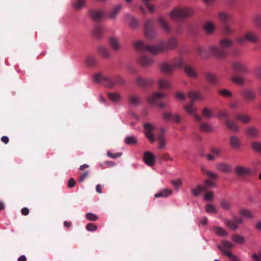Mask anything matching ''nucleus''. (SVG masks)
<instances>
[{
  "mask_svg": "<svg viewBox=\"0 0 261 261\" xmlns=\"http://www.w3.org/2000/svg\"><path fill=\"white\" fill-rule=\"evenodd\" d=\"M178 45V40L176 37H170L165 42L160 40L156 45H148L142 40H138L134 43V47L139 51H147L153 55H157L169 50H173Z\"/></svg>",
  "mask_w": 261,
  "mask_h": 261,
  "instance_id": "obj_1",
  "label": "nucleus"
},
{
  "mask_svg": "<svg viewBox=\"0 0 261 261\" xmlns=\"http://www.w3.org/2000/svg\"><path fill=\"white\" fill-rule=\"evenodd\" d=\"M93 81L96 83H101L105 86L113 88L116 86L123 85L125 81L120 75L104 76L101 73H96L93 76Z\"/></svg>",
  "mask_w": 261,
  "mask_h": 261,
  "instance_id": "obj_2",
  "label": "nucleus"
},
{
  "mask_svg": "<svg viewBox=\"0 0 261 261\" xmlns=\"http://www.w3.org/2000/svg\"><path fill=\"white\" fill-rule=\"evenodd\" d=\"M233 44V41L230 39L224 38L219 41L218 45H213L209 47L211 54L219 59L225 58L227 54V49Z\"/></svg>",
  "mask_w": 261,
  "mask_h": 261,
  "instance_id": "obj_3",
  "label": "nucleus"
},
{
  "mask_svg": "<svg viewBox=\"0 0 261 261\" xmlns=\"http://www.w3.org/2000/svg\"><path fill=\"white\" fill-rule=\"evenodd\" d=\"M193 13L192 8L175 7L169 12V15L171 19L179 21L191 16Z\"/></svg>",
  "mask_w": 261,
  "mask_h": 261,
  "instance_id": "obj_4",
  "label": "nucleus"
},
{
  "mask_svg": "<svg viewBox=\"0 0 261 261\" xmlns=\"http://www.w3.org/2000/svg\"><path fill=\"white\" fill-rule=\"evenodd\" d=\"M188 96L192 99V100L190 103L184 106V109L188 113L193 115L196 120L198 121H201V117L198 116L195 114L196 109L194 107L193 104L195 100L203 98L202 94L199 92L191 91L188 92Z\"/></svg>",
  "mask_w": 261,
  "mask_h": 261,
  "instance_id": "obj_5",
  "label": "nucleus"
},
{
  "mask_svg": "<svg viewBox=\"0 0 261 261\" xmlns=\"http://www.w3.org/2000/svg\"><path fill=\"white\" fill-rule=\"evenodd\" d=\"M145 35L149 39H152L156 36L154 28V22L152 20H147L145 23Z\"/></svg>",
  "mask_w": 261,
  "mask_h": 261,
  "instance_id": "obj_6",
  "label": "nucleus"
},
{
  "mask_svg": "<svg viewBox=\"0 0 261 261\" xmlns=\"http://www.w3.org/2000/svg\"><path fill=\"white\" fill-rule=\"evenodd\" d=\"M165 96L163 93L160 92H155L152 95L148 97V102L152 105L158 106L160 108H163L165 107L163 103H158V101L162 99Z\"/></svg>",
  "mask_w": 261,
  "mask_h": 261,
  "instance_id": "obj_7",
  "label": "nucleus"
},
{
  "mask_svg": "<svg viewBox=\"0 0 261 261\" xmlns=\"http://www.w3.org/2000/svg\"><path fill=\"white\" fill-rule=\"evenodd\" d=\"M144 127L146 137L151 143H153L155 140V137L153 134V131L155 128L154 126L150 123H145Z\"/></svg>",
  "mask_w": 261,
  "mask_h": 261,
  "instance_id": "obj_8",
  "label": "nucleus"
},
{
  "mask_svg": "<svg viewBox=\"0 0 261 261\" xmlns=\"http://www.w3.org/2000/svg\"><path fill=\"white\" fill-rule=\"evenodd\" d=\"M245 40H247L252 43H255L257 41V38L255 34L252 32H247L243 37H239L237 39V41L240 44H242Z\"/></svg>",
  "mask_w": 261,
  "mask_h": 261,
  "instance_id": "obj_9",
  "label": "nucleus"
},
{
  "mask_svg": "<svg viewBox=\"0 0 261 261\" xmlns=\"http://www.w3.org/2000/svg\"><path fill=\"white\" fill-rule=\"evenodd\" d=\"M243 223V219L241 218L234 217L233 220L226 219L225 223L230 229L236 230L238 225Z\"/></svg>",
  "mask_w": 261,
  "mask_h": 261,
  "instance_id": "obj_10",
  "label": "nucleus"
},
{
  "mask_svg": "<svg viewBox=\"0 0 261 261\" xmlns=\"http://www.w3.org/2000/svg\"><path fill=\"white\" fill-rule=\"evenodd\" d=\"M89 15L92 20L99 22L104 15V11L102 10H90L89 11Z\"/></svg>",
  "mask_w": 261,
  "mask_h": 261,
  "instance_id": "obj_11",
  "label": "nucleus"
},
{
  "mask_svg": "<svg viewBox=\"0 0 261 261\" xmlns=\"http://www.w3.org/2000/svg\"><path fill=\"white\" fill-rule=\"evenodd\" d=\"M231 66L234 71L241 73H247L248 72V70L246 66L240 62H233L232 63Z\"/></svg>",
  "mask_w": 261,
  "mask_h": 261,
  "instance_id": "obj_12",
  "label": "nucleus"
},
{
  "mask_svg": "<svg viewBox=\"0 0 261 261\" xmlns=\"http://www.w3.org/2000/svg\"><path fill=\"white\" fill-rule=\"evenodd\" d=\"M138 62L142 66L148 67L151 66L153 64L154 60L151 57L143 55L139 58Z\"/></svg>",
  "mask_w": 261,
  "mask_h": 261,
  "instance_id": "obj_13",
  "label": "nucleus"
},
{
  "mask_svg": "<svg viewBox=\"0 0 261 261\" xmlns=\"http://www.w3.org/2000/svg\"><path fill=\"white\" fill-rule=\"evenodd\" d=\"M163 118L166 121H173L177 123L181 121V117L177 114H173L171 112H165L163 114Z\"/></svg>",
  "mask_w": 261,
  "mask_h": 261,
  "instance_id": "obj_14",
  "label": "nucleus"
},
{
  "mask_svg": "<svg viewBox=\"0 0 261 261\" xmlns=\"http://www.w3.org/2000/svg\"><path fill=\"white\" fill-rule=\"evenodd\" d=\"M158 22L162 29L166 33H171V28L169 23L163 17H159L157 19Z\"/></svg>",
  "mask_w": 261,
  "mask_h": 261,
  "instance_id": "obj_15",
  "label": "nucleus"
},
{
  "mask_svg": "<svg viewBox=\"0 0 261 261\" xmlns=\"http://www.w3.org/2000/svg\"><path fill=\"white\" fill-rule=\"evenodd\" d=\"M143 161L148 166H153L155 163V158L152 152L146 151L144 153Z\"/></svg>",
  "mask_w": 261,
  "mask_h": 261,
  "instance_id": "obj_16",
  "label": "nucleus"
},
{
  "mask_svg": "<svg viewBox=\"0 0 261 261\" xmlns=\"http://www.w3.org/2000/svg\"><path fill=\"white\" fill-rule=\"evenodd\" d=\"M184 69L186 74L188 77L192 79H195L197 77L198 72L192 65L186 64L184 66Z\"/></svg>",
  "mask_w": 261,
  "mask_h": 261,
  "instance_id": "obj_17",
  "label": "nucleus"
},
{
  "mask_svg": "<svg viewBox=\"0 0 261 261\" xmlns=\"http://www.w3.org/2000/svg\"><path fill=\"white\" fill-rule=\"evenodd\" d=\"M160 68L162 72L168 75L171 74L174 69L172 63L169 64L167 62L161 63L160 66Z\"/></svg>",
  "mask_w": 261,
  "mask_h": 261,
  "instance_id": "obj_18",
  "label": "nucleus"
},
{
  "mask_svg": "<svg viewBox=\"0 0 261 261\" xmlns=\"http://www.w3.org/2000/svg\"><path fill=\"white\" fill-rule=\"evenodd\" d=\"M109 42L111 47L115 51H117L120 49L121 45L118 38L111 37L109 39Z\"/></svg>",
  "mask_w": 261,
  "mask_h": 261,
  "instance_id": "obj_19",
  "label": "nucleus"
},
{
  "mask_svg": "<svg viewBox=\"0 0 261 261\" xmlns=\"http://www.w3.org/2000/svg\"><path fill=\"white\" fill-rule=\"evenodd\" d=\"M221 153V149L219 148L212 147L211 149V153L207 154L206 158L209 161H214L215 158L220 156Z\"/></svg>",
  "mask_w": 261,
  "mask_h": 261,
  "instance_id": "obj_20",
  "label": "nucleus"
},
{
  "mask_svg": "<svg viewBox=\"0 0 261 261\" xmlns=\"http://www.w3.org/2000/svg\"><path fill=\"white\" fill-rule=\"evenodd\" d=\"M216 168L218 170L223 172L225 173H230L232 172V169L231 166L225 163H219Z\"/></svg>",
  "mask_w": 261,
  "mask_h": 261,
  "instance_id": "obj_21",
  "label": "nucleus"
},
{
  "mask_svg": "<svg viewBox=\"0 0 261 261\" xmlns=\"http://www.w3.org/2000/svg\"><path fill=\"white\" fill-rule=\"evenodd\" d=\"M136 83L139 87L144 88L151 85L152 81L141 76H137L136 79Z\"/></svg>",
  "mask_w": 261,
  "mask_h": 261,
  "instance_id": "obj_22",
  "label": "nucleus"
},
{
  "mask_svg": "<svg viewBox=\"0 0 261 261\" xmlns=\"http://www.w3.org/2000/svg\"><path fill=\"white\" fill-rule=\"evenodd\" d=\"M171 63L174 69L184 68V66L186 65L184 59L180 57L175 58L172 61Z\"/></svg>",
  "mask_w": 261,
  "mask_h": 261,
  "instance_id": "obj_23",
  "label": "nucleus"
},
{
  "mask_svg": "<svg viewBox=\"0 0 261 261\" xmlns=\"http://www.w3.org/2000/svg\"><path fill=\"white\" fill-rule=\"evenodd\" d=\"M245 134L249 137L255 138L258 136L259 130L254 126H249L246 128Z\"/></svg>",
  "mask_w": 261,
  "mask_h": 261,
  "instance_id": "obj_24",
  "label": "nucleus"
},
{
  "mask_svg": "<svg viewBox=\"0 0 261 261\" xmlns=\"http://www.w3.org/2000/svg\"><path fill=\"white\" fill-rule=\"evenodd\" d=\"M234 171L235 173L240 176L247 175L250 173L249 169L241 166H237Z\"/></svg>",
  "mask_w": 261,
  "mask_h": 261,
  "instance_id": "obj_25",
  "label": "nucleus"
},
{
  "mask_svg": "<svg viewBox=\"0 0 261 261\" xmlns=\"http://www.w3.org/2000/svg\"><path fill=\"white\" fill-rule=\"evenodd\" d=\"M128 102L131 106H137L141 103V98L137 95L132 94L128 97Z\"/></svg>",
  "mask_w": 261,
  "mask_h": 261,
  "instance_id": "obj_26",
  "label": "nucleus"
},
{
  "mask_svg": "<svg viewBox=\"0 0 261 261\" xmlns=\"http://www.w3.org/2000/svg\"><path fill=\"white\" fill-rule=\"evenodd\" d=\"M219 20L224 24H226L230 19V15L224 11L219 12L217 14Z\"/></svg>",
  "mask_w": 261,
  "mask_h": 261,
  "instance_id": "obj_27",
  "label": "nucleus"
},
{
  "mask_svg": "<svg viewBox=\"0 0 261 261\" xmlns=\"http://www.w3.org/2000/svg\"><path fill=\"white\" fill-rule=\"evenodd\" d=\"M227 127L233 132H239L240 128L234 121L232 120L226 119L225 121Z\"/></svg>",
  "mask_w": 261,
  "mask_h": 261,
  "instance_id": "obj_28",
  "label": "nucleus"
},
{
  "mask_svg": "<svg viewBox=\"0 0 261 261\" xmlns=\"http://www.w3.org/2000/svg\"><path fill=\"white\" fill-rule=\"evenodd\" d=\"M242 95L244 98L248 101H253L256 98V94L252 90H245L242 92Z\"/></svg>",
  "mask_w": 261,
  "mask_h": 261,
  "instance_id": "obj_29",
  "label": "nucleus"
},
{
  "mask_svg": "<svg viewBox=\"0 0 261 261\" xmlns=\"http://www.w3.org/2000/svg\"><path fill=\"white\" fill-rule=\"evenodd\" d=\"M172 190L169 189H164L161 190L158 193L154 195L155 198H166L172 194Z\"/></svg>",
  "mask_w": 261,
  "mask_h": 261,
  "instance_id": "obj_30",
  "label": "nucleus"
},
{
  "mask_svg": "<svg viewBox=\"0 0 261 261\" xmlns=\"http://www.w3.org/2000/svg\"><path fill=\"white\" fill-rule=\"evenodd\" d=\"M230 145L231 147L234 149H238L241 146L240 139L235 136H232L230 137Z\"/></svg>",
  "mask_w": 261,
  "mask_h": 261,
  "instance_id": "obj_31",
  "label": "nucleus"
},
{
  "mask_svg": "<svg viewBox=\"0 0 261 261\" xmlns=\"http://www.w3.org/2000/svg\"><path fill=\"white\" fill-rule=\"evenodd\" d=\"M236 118L240 122L247 124L251 120V117L245 114L240 113L236 115Z\"/></svg>",
  "mask_w": 261,
  "mask_h": 261,
  "instance_id": "obj_32",
  "label": "nucleus"
},
{
  "mask_svg": "<svg viewBox=\"0 0 261 261\" xmlns=\"http://www.w3.org/2000/svg\"><path fill=\"white\" fill-rule=\"evenodd\" d=\"M121 9L122 5L120 4L115 6L109 13V17L111 18H114L119 13Z\"/></svg>",
  "mask_w": 261,
  "mask_h": 261,
  "instance_id": "obj_33",
  "label": "nucleus"
},
{
  "mask_svg": "<svg viewBox=\"0 0 261 261\" xmlns=\"http://www.w3.org/2000/svg\"><path fill=\"white\" fill-rule=\"evenodd\" d=\"M217 247L225 255L229 257V259L231 261H239L237 257L232 254L231 252L228 250L223 249L221 245H218Z\"/></svg>",
  "mask_w": 261,
  "mask_h": 261,
  "instance_id": "obj_34",
  "label": "nucleus"
},
{
  "mask_svg": "<svg viewBox=\"0 0 261 261\" xmlns=\"http://www.w3.org/2000/svg\"><path fill=\"white\" fill-rule=\"evenodd\" d=\"M97 51L98 53L105 58H108L111 56L110 51L104 46H99L97 48Z\"/></svg>",
  "mask_w": 261,
  "mask_h": 261,
  "instance_id": "obj_35",
  "label": "nucleus"
},
{
  "mask_svg": "<svg viewBox=\"0 0 261 261\" xmlns=\"http://www.w3.org/2000/svg\"><path fill=\"white\" fill-rule=\"evenodd\" d=\"M158 141V148L160 149H163L166 145V140L162 134L156 135Z\"/></svg>",
  "mask_w": 261,
  "mask_h": 261,
  "instance_id": "obj_36",
  "label": "nucleus"
},
{
  "mask_svg": "<svg viewBox=\"0 0 261 261\" xmlns=\"http://www.w3.org/2000/svg\"><path fill=\"white\" fill-rule=\"evenodd\" d=\"M206 191V186L198 185L196 188L192 190V193L195 196H198L202 192Z\"/></svg>",
  "mask_w": 261,
  "mask_h": 261,
  "instance_id": "obj_37",
  "label": "nucleus"
},
{
  "mask_svg": "<svg viewBox=\"0 0 261 261\" xmlns=\"http://www.w3.org/2000/svg\"><path fill=\"white\" fill-rule=\"evenodd\" d=\"M108 96L113 102L115 103L118 102L121 98V96L119 93H108Z\"/></svg>",
  "mask_w": 261,
  "mask_h": 261,
  "instance_id": "obj_38",
  "label": "nucleus"
},
{
  "mask_svg": "<svg viewBox=\"0 0 261 261\" xmlns=\"http://www.w3.org/2000/svg\"><path fill=\"white\" fill-rule=\"evenodd\" d=\"M204 29L207 34H211L215 31V26L213 22L208 21L204 24Z\"/></svg>",
  "mask_w": 261,
  "mask_h": 261,
  "instance_id": "obj_39",
  "label": "nucleus"
},
{
  "mask_svg": "<svg viewBox=\"0 0 261 261\" xmlns=\"http://www.w3.org/2000/svg\"><path fill=\"white\" fill-rule=\"evenodd\" d=\"M86 63L88 66L93 67L96 64V58L93 55H89L86 58Z\"/></svg>",
  "mask_w": 261,
  "mask_h": 261,
  "instance_id": "obj_40",
  "label": "nucleus"
},
{
  "mask_svg": "<svg viewBox=\"0 0 261 261\" xmlns=\"http://www.w3.org/2000/svg\"><path fill=\"white\" fill-rule=\"evenodd\" d=\"M199 129L202 132L209 133L213 131V127L208 123H201Z\"/></svg>",
  "mask_w": 261,
  "mask_h": 261,
  "instance_id": "obj_41",
  "label": "nucleus"
},
{
  "mask_svg": "<svg viewBox=\"0 0 261 261\" xmlns=\"http://www.w3.org/2000/svg\"><path fill=\"white\" fill-rule=\"evenodd\" d=\"M205 77L206 80L210 83L216 84L217 82V77L213 73L210 72L206 73Z\"/></svg>",
  "mask_w": 261,
  "mask_h": 261,
  "instance_id": "obj_42",
  "label": "nucleus"
},
{
  "mask_svg": "<svg viewBox=\"0 0 261 261\" xmlns=\"http://www.w3.org/2000/svg\"><path fill=\"white\" fill-rule=\"evenodd\" d=\"M213 229L215 233L218 236L221 237H226L228 234L226 230L222 227L214 226Z\"/></svg>",
  "mask_w": 261,
  "mask_h": 261,
  "instance_id": "obj_43",
  "label": "nucleus"
},
{
  "mask_svg": "<svg viewBox=\"0 0 261 261\" xmlns=\"http://www.w3.org/2000/svg\"><path fill=\"white\" fill-rule=\"evenodd\" d=\"M72 6L76 9H81L86 6L85 0H75Z\"/></svg>",
  "mask_w": 261,
  "mask_h": 261,
  "instance_id": "obj_44",
  "label": "nucleus"
},
{
  "mask_svg": "<svg viewBox=\"0 0 261 261\" xmlns=\"http://www.w3.org/2000/svg\"><path fill=\"white\" fill-rule=\"evenodd\" d=\"M231 80L232 82L238 85H243L244 84V79L239 75H233L231 77Z\"/></svg>",
  "mask_w": 261,
  "mask_h": 261,
  "instance_id": "obj_45",
  "label": "nucleus"
},
{
  "mask_svg": "<svg viewBox=\"0 0 261 261\" xmlns=\"http://www.w3.org/2000/svg\"><path fill=\"white\" fill-rule=\"evenodd\" d=\"M103 31V30L102 27L101 26L98 25L94 29L93 33L95 37L99 38L102 36Z\"/></svg>",
  "mask_w": 261,
  "mask_h": 261,
  "instance_id": "obj_46",
  "label": "nucleus"
},
{
  "mask_svg": "<svg viewBox=\"0 0 261 261\" xmlns=\"http://www.w3.org/2000/svg\"><path fill=\"white\" fill-rule=\"evenodd\" d=\"M158 85L160 89H166L170 87L168 82L162 79L158 81Z\"/></svg>",
  "mask_w": 261,
  "mask_h": 261,
  "instance_id": "obj_47",
  "label": "nucleus"
},
{
  "mask_svg": "<svg viewBox=\"0 0 261 261\" xmlns=\"http://www.w3.org/2000/svg\"><path fill=\"white\" fill-rule=\"evenodd\" d=\"M220 204L222 208L226 210H228L231 207V203L227 199H221L220 202Z\"/></svg>",
  "mask_w": 261,
  "mask_h": 261,
  "instance_id": "obj_48",
  "label": "nucleus"
},
{
  "mask_svg": "<svg viewBox=\"0 0 261 261\" xmlns=\"http://www.w3.org/2000/svg\"><path fill=\"white\" fill-rule=\"evenodd\" d=\"M218 93L224 97H231L232 96L231 92L225 89L218 90Z\"/></svg>",
  "mask_w": 261,
  "mask_h": 261,
  "instance_id": "obj_49",
  "label": "nucleus"
},
{
  "mask_svg": "<svg viewBox=\"0 0 261 261\" xmlns=\"http://www.w3.org/2000/svg\"><path fill=\"white\" fill-rule=\"evenodd\" d=\"M125 143L128 145H134L137 143V140L134 136H127L125 139Z\"/></svg>",
  "mask_w": 261,
  "mask_h": 261,
  "instance_id": "obj_50",
  "label": "nucleus"
},
{
  "mask_svg": "<svg viewBox=\"0 0 261 261\" xmlns=\"http://www.w3.org/2000/svg\"><path fill=\"white\" fill-rule=\"evenodd\" d=\"M232 239L233 242L238 244H241L244 242V238L238 234H233L232 236Z\"/></svg>",
  "mask_w": 261,
  "mask_h": 261,
  "instance_id": "obj_51",
  "label": "nucleus"
},
{
  "mask_svg": "<svg viewBox=\"0 0 261 261\" xmlns=\"http://www.w3.org/2000/svg\"><path fill=\"white\" fill-rule=\"evenodd\" d=\"M252 149L256 152H261V143L257 142H252L251 143Z\"/></svg>",
  "mask_w": 261,
  "mask_h": 261,
  "instance_id": "obj_52",
  "label": "nucleus"
},
{
  "mask_svg": "<svg viewBox=\"0 0 261 261\" xmlns=\"http://www.w3.org/2000/svg\"><path fill=\"white\" fill-rule=\"evenodd\" d=\"M205 211L209 213H217V210L215 206L212 204H207L205 206Z\"/></svg>",
  "mask_w": 261,
  "mask_h": 261,
  "instance_id": "obj_53",
  "label": "nucleus"
},
{
  "mask_svg": "<svg viewBox=\"0 0 261 261\" xmlns=\"http://www.w3.org/2000/svg\"><path fill=\"white\" fill-rule=\"evenodd\" d=\"M202 171L204 173L206 174L208 177H210L211 178L216 179L218 177V175L216 173L208 171L203 168H202Z\"/></svg>",
  "mask_w": 261,
  "mask_h": 261,
  "instance_id": "obj_54",
  "label": "nucleus"
},
{
  "mask_svg": "<svg viewBox=\"0 0 261 261\" xmlns=\"http://www.w3.org/2000/svg\"><path fill=\"white\" fill-rule=\"evenodd\" d=\"M129 24L130 27L134 29L137 28L139 24L138 21L133 16H129Z\"/></svg>",
  "mask_w": 261,
  "mask_h": 261,
  "instance_id": "obj_55",
  "label": "nucleus"
},
{
  "mask_svg": "<svg viewBox=\"0 0 261 261\" xmlns=\"http://www.w3.org/2000/svg\"><path fill=\"white\" fill-rule=\"evenodd\" d=\"M202 113L203 116L207 118H211L213 117V113L212 110L207 108H204L202 110Z\"/></svg>",
  "mask_w": 261,
  "mask_h": 261,
  "instance_id": "obj_56",
  "label": "nucleus"
},
{
  "mask_svg": "<svg viewBox=\"0 0 261 261\" xmlns=\"http://www.w3.org/2000/svg\"><path fill=\"white\" fill-rule=\"evenodd\" d=\"M240 214L245 218H250L253 217V215L251 212L248 210L242 209L240 210Z\"/></svg>",
  "mask_w": 261,
  "mask_h": 261,
  "instance_id": "obj_57",
  "label": "nucleus"
},
{
  "mask_svg": "<svg viewBox=\"0 0 261 261\" xmlns=\"http://www.w3.org/2000/svg\"><path fill=\"white\" fill-rule=\"evenodd\" d=\"M223 33L226 35L232 34L234 33L233 30L229 25L225 24L223 28Z\"/></svg>",
  "mask_w": 261,
  "mask_h": 261,
  "instance_id": "obj_58",
  "label": "nucleus"
},
{
  "mask_svg": "<svg viewBox=\"0 0 261 261\" xmlns=\"http://www.w3.org/2000/svg\"><path fill=\"white\" fill-rule=\"evenodd\" d=\"M222 246H221L223 249L228 250V249H231L233 247V245L227 241H223L222 242Z\"/></svg>",
  "mask_w": 261,
  "mask_h": 261,
  "instance_id": "obj_59",
  "label": "nucleus"
},
{
  "mask_svg": "<svg viewBox=\"0 0 261 261\" xmlns=\"http://www.w3.org/2000/svg\"><path fill=\"white\" fill-rule=\"evenodd\" d=\"M86 218L88 220L93 221H96L98 219V217L95 214L90 213H87L86 215Z\"/></svg>",
  "mask_w": 261,
  "mask_h": 261,
  "instance_id": "obj_60",
  "label": "nucleus"
},
{
  "mask_svg": "<svg viewBox=\"0 0 261 261\" xmlns=\"http://www.w3.org/2000/svg\"><path fill=\"white\" fill-rule=\"evenodd\" d=\"M204 198L206 201H212L214 198V194L212 191L206 192L204 196Z\"/></svg>",
  "mask_w": 261,
  "mask_h": 261,
  "instance_id": "obj_61",
  "label": "nucleus"
},
{
  "mask_svg": "<svg viewBox=\"0 0 261 261\" xmlns=\"http://www.w3.org/2000/svg\"><path fill=\"white\" fill-rule=\"evenodd\" d=\"M122 153L120 152H117L116 153H113L110 151H108L107 152V155L112 159H116L117 158H119L122 155Z\"/></svg>",
  "mask_w": 261,
  "mask_h": 261,
  "instance_id": "obj_62",
  "label": "nucleus"
},
{
  "mask_svg": "<svg viewBox=\"0 0 261 261\" xmlns=\"http://www.w3.org/2000/svg\"><path fill=\"white\" fill-rule=\"evenodd\" d=\"M171 183L176 189H178L182 185V180L181 179L173 180L171 181Z\"/></svg>",
  "mask_w": 261,
  "mask_h": 261,
  "instance_id": "obj_63",
  "label": "nucleus"
},
{
  "mask_svg": "<svg viewBox=\"0 0 261 261\" xmlns=\"http://www.w3.org/2000/svg\"><path fill=\"white\" fill-rule=\"evenodd\" d=\"M97 226L95 224L91 223H88L86 226V229L88 231H95L97 229Z\"/></svg>",
  "mask_w": 261,
  "mask_h": 261,
  "instance_id": "obj_64",
  "label": "nucleus"
}]
</instances>
